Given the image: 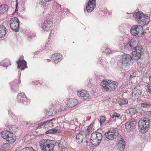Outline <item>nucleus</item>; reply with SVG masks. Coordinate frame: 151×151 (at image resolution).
<instances>
[{
  "instance_id": "obj_44",
  "label": "nucleus",
  "mask_w": 151,
  "mask_h": 151,
  "mask_svg": "<svg viewBox=\"0 0 151 151\" xmlns=\"http://www.w3.org/2000/svg\"><path fill=\"white\" fill-rule=\"evenodd\" d=\"M23 56H21V57L20 58L19 60L17 62H21L22 61H23L24 60H23Z\"/></svg>"
},
{
  "instance_id": "obj_38",
  "label": "nucleus",
  "mask_w": 151,
  "mask_h": 151,
  "mask_svg": "<svg viewBox=\"0 0 151 151\" xmlns=\"http://www.w3.org/2000/svg\"><path fill=\"white\" fill-rule=\"evenodd\" d=\"M141 106L142 107L146 108V107H149L150 106H151V104H147L145 103H142L141 104Z\"/></svg>"
},
{
  "instance_id": "obj_4",
  "label": "nucleus",
  "mask_w": 151,
  "mask_h": 151,
  "mask_svg": "<svg viewBox=\"0 0 151 151\" xmlns=\"http://www.w3.org/2000/svg\"><path fill=\"white\" fill-rule=\"evenodd\" d=\"M104 137L106 140L108 141L116 139H119L121 136L118 133L116 128L112 127L109 128L107 132L105 133Z\"/></svg>"
},
{
  "instance_id": "obj_16",
  "label": "nucleus",
  "mask_w": 151,
  "mask_h": 151,
  "mask_svg": "<svg viewBox=\"0 0 151 151\" xmlns=\"http://www.w3.org/2000/svg\"><path fill=\"white\" fill-rule=\"evenodd\" d=\"M119 142L117 143L118 149L121 151H123L125 147V142L124 140L121 137H120Z\"/></svg>"
},
{
  "instance_id": "obj_30",
  "label": "nucleus",
  "mask_w": 151,
  "mask_h": 151,
  "mask_svg": "<svg viewBox=\"0 0 151 151\" xmlns=\"http://www.w3.org/2000/svg\"><path fill=\"white\" fill-rule=\"evenodd\" d=\"M128 100L127 99H123L119 102V104L120 106L127 104H128Z\"/></svg>"
},
{
  "instance_id": "obj_53",
  "label": "nucleus",
  "mask_w": 151,
  "mask_h": 151,
  "mask_svg": "<svg viewBox=\"0 0 151 151\" xmlns=\"http://www.w3.org/2000/svg\"><path fill=\"white\" fill-rule=\"evenodd\" d=\"M74 124H76V123H74Z\"/></svg>"
},
{
  "instance_id": "obj_2",
  "label": "nucleus",
  "mask_w": 151,
  "mask_h": 151,
  "mask_svg": "<svg viewBox=\"0 0 151 151\" xmlns=\"http://www.w3.org/2000/svg\"><path fill=\"white\" fill-rule=\"evenodd\" d=\"M40 145L42 151H54L56 143L54 141L43 139L40 142Z\"/></svg>"
},
{
  "instance_id": "obj_23",
  "label": "nucleus",
  "mask_w": 151,
  "mask_h": 151,
  "mask_svg": "<svg viewBox=\"0 0 151 151\" xmlns=\"http://www.w3.org/2000/svg\"><path fill=\"white\" fill-rule=\"evenodd\" d=\"M17 63L18 65V67L20 68L22 70H24L25 68L27 67L26 66L27 63L25 60L22 61L20 62H17Z\"/></svg>"
},
{
  "instance_id": "obj_31",
  "label": "nucleus",
  "mask_w": 151,
  "mask_h": 151,
  "mask_svg": "<svg viewBox=\"0 0 151 151\" xmlns=\"http://www.w3.org/2000/svg\"><path fill=\"white\" fill-rule=\"evenodd\" d=\"M141 94V91L138 89L134 88L132 94H134L135 95H139Z\"/></svg>"
},
{
  "instance_id": "obj_8",
  "label": "nucleus",
  "mask_w": 151,
  "mask_h": 151,
  "mask_svg": "<svg viewBox=\"0 0 151 151\" xmlns=\"http://www.w3.org/2000/svg\"><path fill=\"white\" fill-rule=\"evenodd\" d=\"M143 52V49L142 46H137L136 50L132 53V56L133 59L137 60L139 59Z\"/></svg>"
},
{
  "instance_id": "obj_17",
  "label": "nucleus",
  "mask_w": 151,
  "mask_h": 151,
  "mask_svg": "<svg viewBox=\"0 0 151 151\" xmlns=\"http://www.w3.org/2000/svg\"><path fill=\"white\" fill-rule=\"evenodd\" d=\"M17 101L20 102L24 103L27 100V98L24 93H19L17 96Z\"/></svg>"
},
{
  "instance_id": "obj_26",
  "label": "nucleus",
  "mask_w": 151,
  "mask_h": 151,
  "mask_svg": "<svg viewBox=\"0 0 151 151\" xmlns=\"http://www.w3.org/2000/svg\"><path fill=\"white\" fill-rule=\"evenodd\" d=\"M136 112V110L134 108H130L126 110V113L131 115L134 114Z\"/></svg>"
},
{
  "instance_id": "obj_14",
  "label": "nucleus",
  "mask_w": 151,
  "mask_h": 151,
  "mask_svg": "<svg viewBox=\"0 0 151 151\" xmlns=\"http://www.w3.org/2000/svg\"><path fill=\"white\" fill-rule=\"evenodd\" d=\"M78 96L81 97L82 99L86 100L90 98L89 94L85 91H79L77 92Z\"/></svg>"
},
{
  "instance_id": "obj_11",
  "label": "nucleus",
  "mask_w": 151,
  "mask_h": 151,
  "mask_svg": "<svg viewBox=\"0 0 151 151\" xmlns=\"http://www.w3.org/2000/svg\"><path fill=\"white\" fill-rule=\"evenodd\" d=\"M137 122L133 120L130 122H127L125 124V127L127 131H132L135 128Z\"/></svg>"
},
{
  "instance_id": "obj_21",
  "label": "nucleus",
  "mask_w": 151,
  "mask_h": 151,
  "mask_svg": "<svg viewBox=\"0 0 151 151\" xmlns=\"http://www.w3.org/2000/svg\"><path fill=\"white\" fill-rule=\"evenodd\" d=\"M141 23H142L144 25L147 24L150 22V17L146 14H143V16L141 18Z\"/></svg>"
},
{
  "instance_id": "obj_36",
  "label": "nucleus",
  "mask_w": 151,
  "mask_h": 151,
  "mask_svg": "<svg viewBox=\"0 0 151 151\" xmlns=\"http://www.w3.org/2000/svg\"><path fill=\"white\" fill-rule=\"evenodd\" d=\"M52 109L49 110L48 113V115L49 116H53L56 114L55 112V111H53V112H52Z\"/></svg>"
},
{
  "instance_id": "obj_18",
  "label": "nucleus",
  "mask_w": 151,
  "mask_h": 151,
  "mask_svg": "<svg viewBox=\"0 0 151 151\" xmlns=\"http://www.w3.org/2000/svg\"><path fill=\"white\" fill-rule=\"evenodd\" d=\"M61 55L58 53H56L52 55L51 58L55 63H58L61 60Z\"/></svg>"
},
{
  "instance_id": "obj_37",
  "label": "nucleus",
  "mask_w": 151,
  "mask_h": 151,
  "mask_svg": "<svg viewBox=\"0 0 151 151\" xmlns=\"http://www.w3.org/2000/svg\"><path fill=\"white\" fill-rule=\"evenodd\" d=\"M8 62H9V61L8 60V62H0V65H2L4 67H6L8 65Z\"/></svg>"
},
{
  "instance_id": "obj_40",
  "label": "nucleus",
  "mask_w": 151,
  "mask_h": 151,
  "mask_svg": "<svg viewBox=\"0 0 151 151\" xmlns=\"http://www.w3.org/2000/svg\"><path fill=\"white\" fill-rule=\"evenodd\" d=\"M93 124L92 123H91L90 124V125L88 127L87 129V130L88 132H90V131L91 129L93 127Z\"/></svg>"
},
{
  "instance_id": "obj_27",
  "label": "nucleus",
  "mask_w": 151,
  "mask_h": 151,
  "mask_svg": "<svg viewBox=\"0 0 151 151\" xmlns=\"http://www.w3.org/2000/svg\"><path fill=\"white\" fill-rule=\"evenodd\" d=\"M120 116V114H119L116 112L110 115V117L112 118L111 119H113L115 121H116V118H118Z\"/></svg>"
},
{
  "instance_id": "obj_54",
  "label": "nucleus",
  "mask_w": 151,
  "mask_h": 151,
  "mask_svg": "<svg viewBox=\"0 0 151 151\" xmlns=\"http://www.w3.org/2000/svg\"><path fill=\"white\" fill-rule=\"evenodd\" d=\"M61 151H63V150H62Z\"/></svg>"
},
{
  "instance_id": "obj_10",
  "label": "nucleus",
  "mask_w": 151,
  "mask_h": 151,
  "mask_svg": "<svg viewBox=\"0 0 151 151\" xmlns=\"http://www.w3.org/2000/svg\"><path fill=\"white\" fill-rule=\"evenodd\" d=\"M131 33L133 35L139 36L143 32V27L140 25H134L130 29Z\"/></svg>"
},
{
  "instance_id": "obj_1",
  "label": "nucleus",
  "mask_w": 151,
  "mask_h": 151,
  "mask_svg": "<svg viewBox=\"0 0 151 151\" xmlns=\"http://www.w3.org/2000/svg\"><path fill=\"white\" fill-rule=\"evenodd\" d=\"M145 117L140 120L138 122L139 129L142 133H146L150 128L151 121V111L146 112Z\"/></svg>"
},
{
  "instance_id": "obj_22",
  "label": "nucleus",
  "mask_w": 151,
  "mask_h": 151,
  "mask_svg": "<svg viewBox=\"0 0 151 151\" xmlns=\"http://www.w3.org/2000/svg\"><path fill=\"white\" fill-rule=\"evenodd\" d=\"M6 29L3 26H0V37L5 36L6 33Z\"/></svg>"
},
{
  "instance_id": "obj_48",
  "label": "nucleus",
  "mask_w": 151,
  "mask_h": 151,
  "mask_svg": "<svg viewBox=\"0 0 151 151\" xmlns=\"http://www.w3.org/2000/svg\"><path fill=\"white\" fill-rule=\"evenodd\" d=\"M30 122H27V124H29V123H30Z\"/></svg>"
},
{
  "instance_id": "obj_32",
  "label": "nucleus",
  "mask_w": 151,
  "mask_h": 151,
  "mask_svg": "<svg viewBox=\"0 0 151 151\" xmlns=\"http://www.w3.org/2000/svg\"><path fill=\"white\" fill-rule=\"evenodd\" d=\"M21 151H37L34 150L31 147H24L22 149Z\"/></svg>"
},
{
  "instance_id": "obj_5",
  "label": "nucleus",
  "mask_w": 151,
  "mask_h": 151,
  "mask_svg": "<svg viewBox=\"0 0 151 151\" xmlns=\"http://www.w3.org/2000/svg\"><path fill=\"white\" fill-rule=\"evenodd\" d=\"M101 86L106 91L110 92L117 87V84L114 81L103 80L101 83Z\"/></svg>"
},
{
  "instance_id": "obj_41",
  "label": "nucleus",
  "mask_w": 151,
  "mask_h": 151,
  "mask_svg": "<svg viewBox=\"0 0 151 151\" xmlns=\"http://www.w3.org/2000/svg\"><path fill=\"white\" fill-rule=\"evenodd\" d=\"M61 118L62 120V121H63L62 123V124H63V127H64V124H65V121L64 120V119L65 120V116H62V117Z\"/></svg>"
},
{
  "instance_id": "obj_52",
  "label": "nucleus",
  "mask_w": 151,
  "mask_h": 151,
  "mask_svg": "<svg viewBox=\"0 0 151 151\" xmlns=\"http://www.w3.org/2000/svg\"><path fill=\"white\" fill-rule=\"evenodd\" d=\"M30 37H29H29H28L29 38Z\"/></svg>"
},
{
  "instance_id": "obj_19",
  "label": "nucleus",
  "mask_w": 151,
  "mask_h": 151,
  "mask_svg": "<svg viewBox=\"0 0 151 151\" xmlns=\"http://www.w3.org/2000/svg\"><path fill=\"white\" fill-rule=\"evenodd\" d=\"M78 103V101L75 99H70L68 101V106L69 107H73L76 105Z\"/></svg>"
},
{
  "instance_id": "obj_35",
  "label": "nucleus",
  "mask_w": 151,
  "mask_h": 151,
  "mask_svg": "<svg viewBox=\"0 0 151 151\" xmlns=\"http://www.w3.org/2000/svg\"><path fill=\"white\" fill-rule=\"evenodd\" d=\"M100 123L101 125L106 120V118L104 116H101L100 118Z\"/></svg>"
},
{
  "instance_id": "obj_24",
  "label": "nucleus",
  "mask_w": 151,
  "mask_h": 151,
  "mask_svg": "<svg viewBox=\"0 0 151 151\" xmlns=\"http://www.w3.org/2000/svg\"><path fill=\"white\" fill-rule=\"evenodd\" d=\"M8 6L7 4L0 6V14H4L8 9Z\"/></svg>"
},
{
  "instance_id": "obj_13",
  "label": "nucleus",
  "mask_w": 151,
  "mask_h": 151,
  "mask_svg": "<svg viewBox=\"0 0 151 151\" xmlns=\"http://www.w3.org/2000/svg\"><path fill=\"white\" fill-rule=\"evenodd\" d=\"M52 23L50 21L45 20L42 24V27L43 29L46 31L51 29Z\"/></svg>"
},
{
  "instance_id": "obj_51",
  "label": "nucleus",
  "mask_w": 151,
  "mask_h": 151,
  "mask_svg": "<svg viewBox=\"0 0 151 151\" xmlns=\"http://www.w3.org/2000/svg\"><path fill=\"white\" fill-rule=\"evenodd\" d=\"M73 121H74V120L73 119L72 122H73Z\"/></svg>"
},
{
  "instance_id": "obj_34",
  "label": "nucleus",
  "mask_w": 151,
  "mask_h": 151,
  "mask_svg": "<svg viewBox=\"0 0 151 151\" xmlns=\"http://www.w3.org/2000/svg\"><path fill=\"white\" fill-rule=\"evenodd\" d=\"M63 140L61 139L60 141V142H57V143H58V146L60 148L63 149L65 148V147L64 146V143L62 142Z\"/></svg>"
},
{
  "instance_id": "obj_50",
  "label": "nucleus",
  "mask_w": 151,
  "mask_h": 151,
  "mask_svg": "<svg viewBox=\"0 0 151 151\" xmlns=\"http://www.w3.org/2000/svg\"><path fill=\"white\" fill-rule=\"evenodd\" d=\"M68 120H70V121H71V120H72V119H68Z\"/></svg>"
},
{
  "instance_id": "obj_7",
  "label": "nucleus",
  "mask_w": 151,
  "mask_h": 151,
  "mask_svg": "<svg viewBox=\"0 0 151 151\" xmlns=\"http://www.w3.org/2000/svg\"><path fill=\"white\" fill-rule=\"evenodd\" d=\"M132 60L130 55L124 54L121 57L120 62L121 63L122 67L126 68L129 67Z\"/></svg>"
},
{
  "instance_id": "obj_20",
  "label": "nucleus",
  "mask_w": 151,
  "mask_h": 151,
  "mask_svg": "<svg viewBox=\"0 0 151 151\" xmlns=\"http://www.w3.org/2000/svg\"><path fill=\"white\" fill-rule=\"evenodd\" d=\"M144 14L140 12H137L134 13L133 14L134 19L136 21H137L138 23H141V18L143 16Z\"/></svg>"
},
{
  "instance_id": "obj_47",
  "label": "nucleus",
  "mask_w": 151,
  "mask_h": 151,
  "mask_svg": "<svg viewBox=\"0 0 151 151\" xmlns=\"http://www.w3.org/2000/svg\"><path fill=\"white\" fill-rule=\"evenodd\" d=\"M19 116H17V119L18 120H20V119H19Z\"/></svg>"
},
{
  "instance_id": "obj_3",
  "label": "nucleus",
  "mask_w": 151,
  "mask_h": 151,
  "mask_svg": "<svg viewBox=\"0 0 151 151\" xmlns=\"http://www.w3.org/2000/svg\"><path fill=\"white\" fill-rule=\"evenodd\" d=\"M12 126L8 125V129L2 132L1 134V137L10 144L13 143L16 140V137L13 136V134L12 132Z\"/></svg>"
},
{
  "instance_id": "obj_49",
  "label": "nucleus",
  "mask_w": 151,
  "mask_h": 151,
  "mask_svg": "<svg viewBox=\"0 0 151 151\" xmlns=\"http://www.w3.org/2000/svg\"><path fill=\"white\" fill-rule=\"evenodd\" d=\"M72 126H74V125H73V124H72Z\"/></svg>"
},
{
  "instance_id": "obj_33",
  "label": "nucleus",
  "mask_w": 151,
  "mask_h": 151,
  "mask_svg": "<svg viewBox=\"0 0 151 151\" xmlns=\"http://www.w3.org/2000/svg\"><path fill=\"white\" fill-rule=\"evenodd\" d=\"M10 147L8 143L3 144L1 147V149L2 151L5 150L8 147Z\"/></svg>"
},
{
  "instance_id": "obj_29",
  "label": "nucleus",
  "mask_w": 151,
  "mask_h": 151,
  "mask_svg": "<svg viewBox=\"0 0 151 151\" xmlns=\"http://www.w3.org/2000/svg\"><path fill=\"white\" fill-rule=\"evenodd\" d=\"M53 120V119H50V120H47L43 122L40 123L39 124H38V126H37V127H39L40 126H42L43 125H44V124L46 125L47 124H48V123H50V122H51V123H52V122H51Z\"/></svg>"
},
{
  "instance_id": "obj_25",
  "label": "nucleus",
  "mask_w": 151,
  "mask_h": 151,
  "mask_svg": "<svg viewBox=\"0 0 151 151\" xmlns=\"http://www.w3.org/2000/svg\"><path fill=\"white\" fill-rule=\"evenodd\" d=\"M136 42H135L131 41L127 44V46L128 47H129L130 50H133L134 49L136 50V47L137 46L135 45Z\"/></svg>"
},
{
  "instance_id": "obj_39",
  "label": "nucleus",
  "mask_w": 151,
  "mask_h": 151,
  "mask_svg": "<svg viewBox=\"0 0 151 151\" xmlns=\"http://www.w3.org/2000/svg\"><path fill=\"white\" fill-rule=\"evenodd\" d=\"M12 132L13 133V132H15L17 131V127L15 125H12Z\"/></svg>"
},
{
  "instance_id": "obj_46",
  "label": "nucleus",
  "mask_w": 151,
  "mask_h": 151,
  "mask_svg": "<svg viewBox=\"0 0 151 151\" xmlns=\"http://www.w3.org/2000/svg\"><path fill=\"white\" fill-rule=\"evenodd\" d=\"M17 6H18V4H17V3L16 4V9L15 11H16L17 10Z\"/></svg>"
},
{
  "instance_id": "obj_45",
  "label": "nucleus",
  "mask_w": 151,
  "mask_h": 151,
  "mask_svg": "<svg viewBox=\"0 0 151 151\" xmlns=\"http://www.w3.org/2000/svg\"><path fill=\"white\" fill-rule=\"evenodd\" d=\"M65 107H62L61 108V109H60V111H63V110H64L65 109Z\"/></svg>"
},
{
  "instance_id": "obj_6",
  "label": "nucleus",
  "mask_w": 151,
  "mask_h": 151,
  "mask_svg": "<svg viewBox=\"0 0 151 151\" xmlns=\"http://www.w3.org/2000/svg\"><path fill=\"white\" fill-rule=\"evenodd\" d=\"M91 136L90 143L95 146H97L101 142L102 138V134L99 132H94L91 134Z\"/></svg>"
},
{
  "instance_id": "obj_42",
  "label": "nucleus",
  "mask_w": 151,
  "mask_h": 151,
  "mask_svg": "<svg viewBox=\"0 0 151 151\" xmlns=\"http://www.w3.org/2000/svg\"><path fill=\"white\" fill-rule=\"evenodd\" d=\"M52 0H40V2L43 4L45 3V2H48Z\"/></svg>"
},
{
  "instance_id": "obj_9",
  "label": "nucleus",
  "mask_w": 151,
  "mask_h": 151,
  "mask_svg": "<svg viewBox=\"0 0 151 151\" xmlns=\"http://www.w3.org/2000/svg\"><path fill=\"white\" fill-rule=\"evenodd\" d=\"M19 21L18 18L15 17L10 20V26L12 29L15 32H18L19 29Z\"/></svg>"
},
{
  "instance_id": "obj_28",
  "label": "nucleus",
  "mask_w": 151,
  "mask_h": 151,
  "mask_svg": "<svg viewBox=\"0 0 151 151\" xmlns=\"http://www.w3.org/2000/svg\"><path fill=\"white\" fill-rule=\"evenodd\" d=\"M59 131L58 129H55L54 128H52L47 131H46L45 133L46 134H49L56 133H58L59 132Z\"/></svg>"
},
{
  "instance_id": "obj_15",
  "label": "nucleus",
  "mask_w": 151,
  "mask_h": 151,
  "mask_svg": "<svg viewBox=\"0 0 151 151\" xmlns=\"http://www.w3.org/2000/svg\"><path fill=\"white\" fill-rule=\"evenodd\" d=\"M96 0H89L87 6L86 7L87 11L88 12H91L96 7Z\"/></svg>"
},
{
  "instance_id": "obj_12",
  "label": "nucleus",
  "mask_w": 151,
  "mask_h": 151,
  "mask_svg": "<svg viewBox=\"0 0 151 151\" xmlns=\"http://www.w3.org/2000/svg\"><path fill=\"white\" fill-rule=\"evenodd\" d=\"M84 133L83 132H80L76 136V141L78 143H81L83 141H85L87 143V141L86 140V139L84 134Z\"/></svg>"
},
{
  "instance_id": "obj_43",
  "label": "nucleus",
  "mask_w": 151,
  "mask_h": 151,
  "mask_svg": "<svg viewBox=\"0 0 151 151\" xmlns=\"http://www.w3.org/2000/svg\"><path fill=\"white\" fill-rule=\"evenodd\" d=\"M148 90L147 91L148 92H150L151 93V85H150L149 84L148 86Z\"/></svg>"
}]
</instances>
